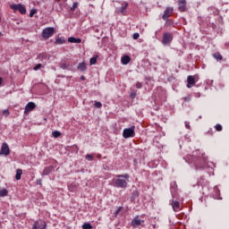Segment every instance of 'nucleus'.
<instances>
[{
  "label": "nucleus",
  "mask_w": 229,
  "mask_h": 229,
  "mask_svg": "<svg viewBox=\"0 0 229 229\" xmlns=\"http://www.w3.org/2000/svg\"><path fill=\"white\" fill-rule=\"evenodd\" d=\"M128 180H130V174H117L116 179H114V186L118 189H126L128 187Z\"/></svg>",
  "instance_id": "f257e3e1"
},
{
  "label": "nucleus",
  "mask_w": 229,
  "mask_h": 229,
  "mask_svg": "<svg viewBox=\"0 0 229 229\" xmlns=\"http://www.w3.org/2000/svg\"><path fill=\"white\" fill-rule=\"evenodd\" d=\"M42 37L43 38H45L47 40V38H51V37H53L55 35V28L53 27H47L45 28L42 30Z\"/></svg>",
  "instance_id": "f03ea898"
},
{
  "label": "nucleus",
  "mask_w": 229,
  "mask_h": 229,
  "mask_svg": "<svg viewBox=\"0 0 229 229\" xmlns=\"http://www.w3.org/2000/svg\"><path fill=\"white\" fill-rule=\"evenodd\" d=\"M199 80V77L198 75H189L187 77V88L192 89L196 85V81Z\"/></svg>",
  "instance_id": "7ed1b4c3"
},
{
  "label": "nucleus",
  "mask_w": 229,
  "mask_h": 229,
  "mask_svg": "<svg viewBox=\"0 0 229 229\" xmlns=\"http://www.w3.org/2000/svg\"><path fill=\"white\" fill-rule=\"evenodd\" d=\"M123 139H130L131 137H135V126L131 128H126L123 132Z\"/></svg>",
  "instance_id": "20e7f679"
},
{
  "label": "nucleus",
  "mask_w": 229,
  "mask_h": 229,
  "mask_svg": "<svg viewBox=\"0 0 229 229\" xmlns=\"http://www.w3.org/2000/svg\"><path fill=\"white\" fill-rule=\"evenodd\" d=\"M11 10H14L20 12L21 15L26 14V7H24L22 4H11L10 5Z\"/></svg>",
  "instance_id": "39448f33"
},
{
  "label": "nucleus",
  "mask_w": 229,
  "mask_h": 229,
  "mask_svg": "<svg viewBox=\"0 0 229 229\" xmlns=\"http://www.w3.org/2000/svg\"><path fill=\"white\" fill-rule=\"evenodd\" d=\"M171 42H173V35H171V33L169 32H165L163 35L162 43L164 44V46H167L171 44Z\"/></svg>",
  "instance_id": "423d86ee"
},
{
  "label": "nucleus",
  "mask_w": 229,
  "mask_h": 229,
  "mask_svg": "<svg viewBox=\"0 0 229 229\" xmlns=\"http://www.w3.org/2000/svg\"><path fill=\"white\" fill-rule=\"evenodd\" d=\"M1 155H4L5 157H8V155H10V147H8V143L4 142L2 144L0 156Z\"/></svg>",
  "instance_id": "0eeeda50"
},
{
  "label": "nucleus",
  "mask_w": 229,
  "mask_h": 229,
  "mask_svg": "<svg viewBox=\"0 0 229 229\" xmlns=\"http://www.w3.org/2000/svg\"><path fill=\"white\" fill-rule=\"evenodd\" d=\"M35 108H37V104H35V102H29L25 106L24 114H30V112H33Z\"/></svg>",
  "instance_id": "6e6552de"
},
{
  "label": "nucleus",
  "mask_w": 229,
  "mask_h": 229,
  "mask_svg": "<svg viewBox=\"0 0 229 229\" xmlns=\"http://www.w3.org/2000/svg\"><path fill=\"white\" fill-rule=\"evenodd\" d=\"M173 12H174L173 7H166L162 16L163 21H167V19L171 17V14L173 13Z\"/></svg>",
  "instance_id": "1a4fd4ad"
},
{
  "label": "nucleus",
  "mask_w": 229,
  "mask_h": 229,
  "mask_svg": "<svg viewBox=\"0 0 229 229\" xmlns=\"http://www.w3.org/2000/svg\"><path fill=\"white\" fill-rule=\"evenodd\" d=\"M178 10L179 12H187V0L178 1Z\"/></svg>",
  "instance_id": "9d476101"
},
{
  "label": "nucleus",
  "mask_w": 229,
  "mask_h": 229,
  "mask_svg": "<svg viewBox=\"0 0 229 229\" xmlns=\"http://www.w3.org/2000/svg\"><path fill=\"white\" fill-rule=\"evenodd\" d=\"M46 222L44 220H39L34 223L32 229H46Z\"/></svg>",
  "instance_id": "9b49d317"
},
{
  "label": "nucleus",
  "mask_w": 229,
  "mask_h": 229,
  "mask_svg": "<svg viewBox=\"0 0 229 229\" xmlns=\"http://www.w3.org/2000/svg\"><path fill=\"white\" fill-rule=\"evenodd\" d=\"M142 223H144V220L139 219V216H137L132 219L131 226H133V228H137V226H140Z\"/></svg>",
  "instance_id": "f8f14e48"
},
{
  "label": "nucleus",
  "mask_w": 229,
  "mask_h": 229,
  "mask_svg": "<svg viewBox=\"0 0 229 229\" xmlns=\"http://www.w3.org/2000/svg\"><path fill=\"white\" fill-rule=\"evenodd\" d=\"M55 169V167L53 165L50 166H47L42 173L43 176H47L49 174H51V173H53V170Z\"/></svg>",
  "instance_id": "ddd939ff"
},
{
  "label": "nucleus",
  "mask_w": 229,
  "mask_h": 229,
  "mask_svg": "<svg viewBox=\"0 0 229 229\" xmlns=\"http://www.w3.org/2000/svg\"><path fill=\"white\" fill-rule=\"evenodd\" d=\"M172 208L174 212H179L180 210V201L172 200Z\"/></svg>",
  "instance_id": "4468645a"
},
{
  "label": "nucleus",
  "mask_w": 229,
  "mask_h": 229,
  "mask_svg": "<svg viewBox=\"0 0 229 229\" xmlns=\"http://www.w3.org/2000/svg\"><path fill=\"white\" fill-rule=\"evenodd\" d=\"M68 42H70V44H81V38H76L74 37H70L68 38Z\"/></svg>",
  "instance_id": "2eb2a0df"
},
{
  "label": "nucleus",
  "mask_w": 229,
  "mask_h": 229,
  "mask_svg": "<svg viewBox=\"0 0 229 229\" xmlns=\"http://www.w3.org/2000/svg\"><path fill=\"white\" fill-rule=\"evenodd\" d=\"M131 59L130 58V55H123L121 59V62L123 65H128V63L131 61Z\"/></svg>",
  "instance_id": "dca6fc26"
},
{
  "label": "nucleus",
  "mask_w": 229,
  "mask_h": 229,
  "mask_svg": "<svg viewBox=\"0 0 229 229\" xmlns=\"http://www.w3.org/2000/svg\"><path fill=\"white\" fill-rule=\"evenodd\" d=\"M77 69L78 71H81V72H85V71H87V65L85 63H80Z\"/></svg>",
  "instance_id": "f3484780"
},
{
  "label": "nucleus",
  "mask_w": 229,
  "mask_h": 229,
  "mask_svg": "<svg viewBox=\"0 0 229 229\" xmlns=\"http://www.w3.org/2000/svg\"><path fill=\"white\" fill-rule=\"evenodd\" d=\"M213 58H215V60H216L217 62L223 61V55L219 52H216L215 54H213Z\"/></svg>",
  "instance_id": "a211bd4d"
},
{
  "label": "nucleus",
  "mask_w": 229,
  "mask_h": 229,
  "mask_svg": "<svg viewBox=\"0 0 229 229\" xmlns=\"http://www.w3.org/2000/svg\"><path fill=\"white\" fill-rule=\"evenodd\" d=\"M8 196V190L6 188H0V198Z\"/></svg>",
  "instance_id": "6ab92c4d"
},
{
  "label": "nucleus",
  "mask_w": 229,
  "mask_h": 229,
  "mask_svg": "<svg viewBox=\"0 0 229 229\" xmlns=\"http://www.w3.org/2000/svg\"><path fill=\"white\" fill-rule=\"evenodd\" d=\"M61 69H64V70L66 69L67 71H71V69H72V66L68 63H63L61 64Z\"/></svg>",
  "instance_id": "aec40b11"
},
{
  "label": "nucleus",
  "mask_w": 229,
  "mask_h": 229,
  "mask_svg": "<svg viewBox=\"0 0 229 229\" xmlns=\"http://www.w3.org/2000/svg\"><path fill=\"white\" fill-rule=\"evenodd\" d=\"M191 162H193V164H195V165H197V167H204L207 165V161H201V162H199V165L196 161H191Z\"/></svg>",
  "instance_id": "412c9836"
},
{
  "label": "nucleus",
  "mask_w": 229,
  "mask_h": 229,
  "mask_svg": "<svg viewBox=\"0 0 229 229\" xmlns=\"http://www.w3.org/2000/svg\"><path fill=\"white\" fill-rule=\"evenodd\" d=\"M21 176H22V169H17L15 179L16 180H21Z\"/></svg>",
  "instance_id": "4be33fe9"
},
{
  "label": "nucleus",
  "mask_w": 229,
  "mask_h": 229,
  "mask_svg": "<svg viewBox=\"0 0 229 229\" xmlns=\"http://www.w3.org/2000/svg\"><path fill=\"white\" fill-rule=\"evenodd\" d=\"M126 8H128V3H125L124 6H122L117 10L118 13H124L126 12Z\"/></svg>",
  "instance_id": "5701e85b"
},
{
  "label": "nucleus",
  "mask_w": 229,
  "mask_h": 229,
  "mask_svg": "<svg viewBox=\"0 0 229 229\" xmlns=\"http://www.w3.org/2000/svg\"><path fill=\"white\" fill-rule=\"evenodd\" d=\"M55 44H57V45L65 44V38H57L55 39Z\"/></svg>",
  "instance_id": "b1692460"
},
{
  "label": "nucleus",
  "mask_w": 229,
  "mask_h": 229,
  "mask_svg": "<svg viewBox=\"0 0 229 229\" xmlns=\"http://www.w3.org/2000/svg\"><path fill=\"white\" fill-rule=\"evenodd\" d=\"M52 135L55 139H58V137H60V135H62V132L58 131H54L52 132Z\"/></svg>",
  "instance_id": "393cba45"
},
{
  "label": "nucleus",
  "mask_w": 229,
  "mask_h": 229,
  "mask_svg": "<svg viewBox=\"0 0 229 229\" xmlns=\"http://www.w3.org/2000/svg\"><path fill=\"white\" fill-rule=\"evenodd\" d=\"M92 225H90V223H84L82 225V229H92Z\"/></svg>",
  "instance_id": "a878e982"
},
{
  "label": "nucleus",
  "mask_w": 229,
  "mask_h": 229,
  "mask_svg": "<svg viewBox=\"0 0 229 229\" xmlns=\"http://www.w3.org/2000/svg\"><path fill=\"white\" fill-rule=\"evenodd\" d=\"M97 62H98V57H91L89 59L90 65H96Z\"/></svg>",
  "instance_id": "bb28decb"
},
{
  "label": "nucleus",
  "mask_w": 229,
  "mask_h": 229,
  "mask_svg": "<svg viewBox=\"0 0 229 229\" xmlns=\"http://www.w3.org/2000/svg\"><path fill=\"white\" fill-rule=\"evenodd\" d=\"M131 99H135L137 98V90H132L130 95Z\"/></svg>",
  "instance_id": "cd10ccee"
},
{
  "label": "nucleus",
  "mask_w": 229,
  "mask_h": 229,
  "mask_svg": "<svg viewBox=\"0 0 229 229\" xmlns=\"http://www.w3.org/2000/svg\"><path fill=\"white\" fill-rule=\"evenodd\" d=\"M215 130H216V131H223V125L217 123V124L215 126Z\"/></svg>",
  "instance_id": "c85d7f7f"
},
{
  "label": "nucleus",
  "mask_w": 229,
  "mask_h": 229,
  "mask_svg": "<svg viewBox=\"0 0 229 229\" xmlns=\"http://www.w3.org/2000/svg\"><path fill=\"white\" fill-rule=\"evenodd\" d=\"M102 106H103V104H101V102L95 101V104H94L95 108H101Z\"/></svg>",
  "instance_id": "c756f323"
},
{
  "label": "nucleus",
  "mask_w": 229,
  "mask_h": 229,
  "mask_svg": "<svg viewBox=\"0 0 229 229\" xmlns=\"http://www.w3.org/2000/svg\"><path fill=\"white\" fill-rule=\"evenodd\" d=\"M78 2H74L72 6L71 7L72 12H74L76 8H78Z\"/></svg>",
  "instance_id": "7c9ffc66"
},
{
  "label": "nucleus",
  "mask_w": 229,
  "mask_h": 229,
  "mask_svg": "<svg viewBox=\"0 0 229 229\" xmlns=\"http://www.w3.org/2000/svg\"><path fill=\"white\" fill-rule=\"evenodd\" d=\"M86 160H89V162H92V160H94V156L88 154L86 156Z\"/></svg>",
  "instance_id": "2f4dec72"
},
{
  "label": "nucleus",
  "mask_w": 229,
  "mask_h": 229,
  "mask_svg": "<svg viewBox=\"0 0 229 229\" xmlns=\"http://www.w3.org/2000/svg\"><path fill=\"white\" fill-rule=\"evenodd\" d=\"M121 210H123V207H119L115 212H114V217H117V216H119V212H121Z\"/></svg>",
  "instance_id": "473e14b6"
},
{
  "label": "nucleus",
  "mask_w": 229,
  "mask_h": 229,
  "mask_svg": "<svg viewBox=\"0 0 229 229\" xmlns=\"http://www.w3.org/2000/svg\"><path fill=\"white\" fill-rule=\"evenodd\" d=\"M42 68V64H38L36 66H34L33 70L34 71H38V69Z\"/></svg>",
  "instance_id": "72a5a7b5"
},
{
  "label": "nucleus",
  "mask_w": 229,
  "mask_h": 229,
  "mask_svg": "<svg viewBox=\"0 0 229 229\" xmlns=\"http://www.w3.org/2000/svg\"><path fill=\"white\" fill-rule=\"evenodd\" d=\"M3 115H4L5 117H8L10 115V111H8L7 109H4L3 111Z\"/></svg>",
  "instance_id": "f704fd0d"
},
{
  "label": "nucleus",
  "mask_w": 229,
  "mask_h": 229,
  "mask_svg": "<svg viewBox=\"0 0 229 229\" xmlns=\"http://www.w3.org/2000/svg\"><path fill=\"white\" fill-rule=\"evenodd\" d=\"M35 13H37V9H31L30 13V17H33Z\"/></svg>",
  "instance_id": "c9c22d12"
},
{
  "label": "nucleus",
  "mask_w": 229,
  "mask_h": 229,
  "mask_svg": "<svg viewBox=\"0 0 229 229\" xmlns=\"http://www.w3.org/2000/svg\"><path fill=\"white\" fill-rule=\"evenodd\" d=\"M139 37H140V35L136 32V33L133 34L132 38H133L134 40H137V39L139 38Z\"/></svg>",
  "instance_id": "e433bc0d"
},
{
  "label": "nucleus",
  "mask_w": 229,
  "mask_h": 229,
  "mask_svg": "<svg viewBox=\"0 0 229 229\" xmlns=\"http://www.w3.org/2000/svg\"><path fill=\"white\" fill-rule=\"evenodd\" d=\"M47 55H46V54H40L39 55H38V58L39 59H44V58H47Z\"/></svg>",
  "instance_id": "4c0bfd02"
},
{
  "label": "nucleus",
  "mask_w": 229,
  "mask_h": 229,
  "mask_svg": "<svg viewBox=\"0 0 229 229\" xmlns=\"http://www.w3.org/2000/svg\"><path fill=\"white\" fill-rule=\"evenodd\" d=\"M136 89H142V82H137L136 83Z\"/></svg>",
  "instance_id": "58836bf2"
},
{
  "label": "nucleus",
  "mask_w": 229,
  "mask_h": 229,
  "mask_svg": "<svg viewBox=\"0 0 229 229\" xmlns=\"http://www.w3.org/2000/svg\"><path fill=\"white\" fill-rule=\"evenodd\" d=\"M132 198H139V191H133Z\"/></svg>",
  "instance_id": "ea45409f"
},
{
  "label": "nucleus",
  "mask_w": 229,
  "mask_h": 229,
  "mask_svg": "<svg viewBox=\"0 0 229 229\" xmlns=\"http://www.w3.org/2000/svg\"><path fill=\"white\" fill-rule=\"evenodd\" d=\"M185 128H187V130H191V124L189 122H185Z\"/></svg>",
  "instance_id": "a19ab883"
},
{
  "label": "nucleus",
  "mask_w": 229,
  "mask_h": 229,
  "mask_svg": "<svg viewBox=\"0 0 229 229\" xmlns=\"http://www.w3.org/2000/svg\"><path fill=\"white\" fill-rule=\"evenodd\" d=\"M184 101H186V103H189V101H191V96L185 97Z\"/></svg>",
  "instance_id": "79ce46f5"
},
{
  "label": "nucleus",
  "mask_w": 229,
  "mask_h": 229,
  "mask_svg": "<svg viewBox=\"0 0 229 229\" xmlns=\"http://www.w3.org/2000/svg\"><path fill=\"white\" fill-rule=\"evenodd\" d=\"M37 185H42V179L37 180Z\"/></svg>",
  "instance_id": "37998d69"
},
{
  "label": "nucleus",
  "mask_w": 229,
  "mask_h": 229,
  "mask_svg": "<svg viewBox=\"0 0 229 229\" xmlns=\"http://www.w3.org/2000/svg\"><path fill=\"white\" fill-rule=\"evenodd\" d=\"M214 190L219 192V188L217 186H215Z\"/></svg>",
  "instance_id": "c03bdc74"
},
{
  "label": "nucleus",
  "mask_w": 229,
  "mask_h": 229,
  "mask_svg": "<svg viewBox=\"0 0 229 229\" xmlns=\"http://www.w3.org/2000/svg\"><path fill=\"white\" fill-rule=\"evenodd\" d=\"M81 80H82V81L85 80V76L81 75Z\"/></svg>",
  "instance_id": "a18cd8bd"
},
{
  "label": "nucleus",
  "mask_w": 229,
  "mask_h": 229,
  "mask_svg": "<svg viewBox=\"0 0 229 229\" xmlns=\"http://www.w3.org/2000/svg\"><path fill=\"white\" fill-rule=\"evenodd\" d=\"M3 83V78L0 77V85Z\"/></svg>",
  "instance_id": "49530a36"
},
{
  "label": "nucleus",
  "mask_w": 229,
  "mask_h": 229,
  "mask_svg": "<svg viewBox=\"0 0 229 229\" xmlns=\"http://www.w3.org/2000/svg\"><path fill=\"white\" fill-rule=\"evenodd\" d=\"M70 191H74V189L72 188V186H69Z\"/></svg>",
  "instance_id": "de8ad7c7"
},
{
  "label": "nucleus",
  "mask_w": 229,
  "mask_h": 229,
  "mask_svg": "<svg viewBox=\"0 0 229 229\" xmlns=\"http://www.w3.org/2000/svg\"><path fill=\"white\" fill-rule=\"evenodd\" d=\"M174 185H176V182H174Z\"/></svg>",
  "instance_id": "09e8293b"
},
{
  "label": "nucleus",
  "mask_w": 229,
  "mask_h": 229,
  "mask_svg": "<svg viewBox=\"0 0 229 229\" xmlns=\"http://www.w3.org/2000/svg\"><path fill=\"white\" fill-rule=\"evenodd\" d=\"M1 35H2V34L0 33V37H1Z\"/></svg>",
  "instance_id": "8fccbe9b"
}]
</instances>
